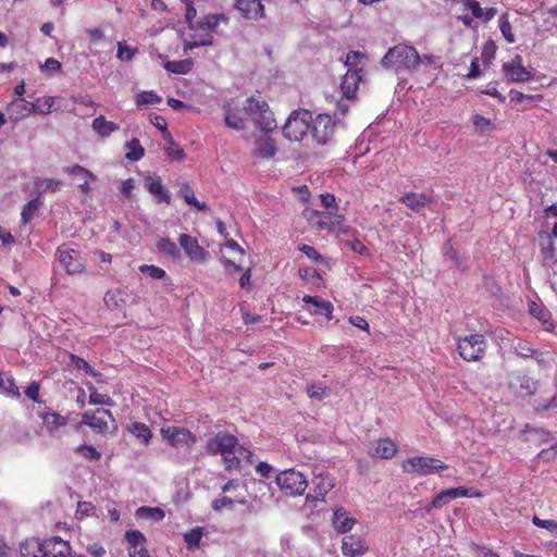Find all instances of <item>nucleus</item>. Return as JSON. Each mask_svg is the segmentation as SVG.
Here are the masks:
<instances>
[{
  "mask_svg": "<svg viewBox=\"0 0 557 557\" xmlns=\"http://www.w3.org/2000/svg\"><path fill=\"white\" fill-rule=\"evenodd\" d=\"M206 449L212 455L220 454L226 469L236 468L242 459H247L248 462H251V451L239 446L237 438L225 432H219L209 438Z\"/></svg>",
  "mask_w": 557,
  "mask_h": 557,
  "instance_id": "1",
  "label": "nucleus"
},
{
  "mask_svg": "<svg viewBox=\"0 0 557 557\" xmlns=\"http://www.w3.org/2000/svg\"><path fill=\"white\" fill-rule=\"evenodd\" d=\"M243 110L263 133H271L277 127L273 112L261 97L247 98L244 101Z\"/></svg>",
  "mask_w": 557,
  "mask_h": 557,
  "instance_id": "2",
  "label": "nucleus"
},
{
  "mask_svg": "<svg viewBox=\"0 0 557 557\" xmlns=\"http://www.w3.org/2000/svg\"><path fill=\"white\" fill-rule=\"evenodd\" d=\"M382 64L396 70H416L420 65V55L413 47L397 45L389 48L382 59Z\"/></svg>",
  "mask_w": 557,
  "mask_h": 557,
  "instance_id": "3",
  "label": "nucleus"
},
{
  "mask_svg": "<svg viewBox=\"0 0 557 557\" xmlns=\"http://www.w3.org/2000/svg\"><path fill=\"white\" fill-rule=\"evenodd\" d=\"M311 115L307 110L293 111L283 126V135L288 140L299 141L310 128Z\"/></svg>",
  "mask_w": 557,
  "mask_h": 557,
  "instance_id": "4",
  "label": "nucleus"
},
{
  "mask_svg": "<svg viewBox=\"0 0 557 557\" xmlns=\"http://www.w3.org/2000/svg\"><path fill=\"white\" fill-rule=\"evenodd\" d=\"M361 81L358 70L348 69L341 82L343 98L338 101L334 115L336 119L344 116L348 111L349 102L352 100Z\"/></svg>",
  "mask_w": 557,
  "mask_h": 557,
  "instance_id": "5",
  "label": "nucleus"
},
{
  "mask_svg": "<svg viewBox=\"0 0 557 557\" xmlns=\"http://www.w3.org/2000/svg\"><path fill=\"white\" fill-rule=\"evenodd\" d=\"M275 482L280 490L288 496L302 495L308 486L306 476L294 469L281 471L276 475Z\"/></svg>",
  "mask_w": 557,
  "mask_h": 557,
  "instance_id": "6",
  "label": "nucleus"
},
{
  "mask_svg": "<svg viewBox=\"0 0 557 557\" xmlns=\"http://www.w3.org/2000/svg\"><path fill=\"white\" fill-rule=\"evenodd\" d=\"M401 468L407 473L428 475L441 470H446L448 466L440 459L429 456H419L404 460Z\"/></svg>",
  "mask_w": 557,
  "mask_h": 557,
  "instance_id": "7",
  "label": "nucleus"
},
{
  "mask_svg": "<svg viewBox=\"0 0 557 557\" xmlns=\"http://www.w3.org/2000/svg\"><path fill=\"white\" fill-rule=\"evenodd\" d=\"M458 351L460 357L466 361L480 360L486 349V342L481 334H472L458 339Z\"/></svg>",
  "mask_w": 557,
  "mask_h": 557,
  "instance_id": "8",
  "label": "nucleus"
},
{
  "mask_svg": "<svg viewBox=\"0 0 557 557\" xmlns=\"http://www.w3.org/2000/svg\"><path fill=\"white\" fill-rule=\"evenodd\" d=\"M55 257L67 274H81L85 270V259L79 251L67 245H62L57 249Z\"/></svg>",
  "mask_w": 557,
  "mask_h": 557,
  "instance_id": "9",
  "label": "nucleus"
},
{
  "mask_svg": "<svg viewBox=\"0 0 557 557\" xmlns=\"http://www.w3.org/2000/svg\"><path fill=\"white\" fill-rule=\"evenodd\" d=\"M310 131L317 144L325 145L334 135L335 122L329 114H318L310 120Z\"/></svg>",
  "mask_w": 557,
  "mask_h": 557,
  "instance_id": "10",
  "label": "nucleus"
},
{
  "mask_svg": "<svg viewBox=\"0 0 557 557\" xmlns=\"http://www.w3.org/2000/svg\"><path fill=\"white\" fill-rule=\"evenodd\" d=\"M83 422L98 433H107L110 428H115L112 413L104 408L84 412Z\"/></svg>",
  "mask_w": 557,
  "mask_h": 557,
  "instance_id": "11",
  "label": "nucleus"
},
{
  "mask_svg": "<svg viewBox=\"0 0 557 557\" xmlns=\"http://www.w3.org/2000/svg\"><path fill=\"white\" fill-rule=\"evenodd\" d=\"M221 252L222 261L224 263L226 271H228L230 273H235L242 270L240 263L244 258V250L235 240H227Z\"/></svg>",
  "mask_w": 557,
  "mask_h": 557,
  "instance_id": "12",
  "label": "nucleus"
},
{
  "mask_svg": "<svg viewBox=\"0 0 557 557\" xmlns=\"http://www.w3.org/2000/svg\"><path fill=\"white\" fill-rule=\"evenodd\" d=\"M144 185L148 193L153 197L156 203L171 202V193L162 183L160 176L156 174H148L144 177Z\"/></svg>",
  "mask_w": 557,
  "mask_h": 557,
  "instance_id": "13",
  "label": "nucleus"
},
{
  "mask_svg": "<svg viewBox=\"0 0 557 557\" xmlns=\"http://www.w3.org/2000/svg\"><path fill=\"white\" fill-rule=\"evenodd\" d=\"M503 71L506 77L513 83H524L532 78V74L522 64V57L520 54L503 64Z\"/></svg>",
  "mask_w": 557,
  "mask_h": 557,
  "instance_id": "14",
  "label": "nucleus"
},
{
  "mask_svg": "<svg viewBox=\"0 0 557 557\" xmlns=\"http://www.w3.org/2000/svg\"><path fill=\"white\" fill-rule=\"evenodd\" d=\"M161 433L170 445L176 448L188 447L196 443V436L184 428L161 429Z\"/></svg>",
  "mask_w": 557,
  "mask_h": 557,
  "instance_id": "15",
  "label": "nucleus"
},
{
  "mask_svg": "<svg viewBox=\"0 0 557 557\" xmlns=\"http://www.w3.org/2000/svg\"><path fill=\"white\" fill-rule=\"evenodd\" d=\"M475 494L472 493L471 490H468L462 486L443 490L432 499L431 504L426 507V510L428 512H430L431 509L442 508L453 499L459 497H472Z\"/></svg>",
  "mask_w": 557,
  "mask_h": 557,
  "instance_id": "16",
  "label": "nucleus"
},
{
  "mask_svg": "<svg viewBox=\"0 0 557 557\" xmlns=\"http://www.w3.org/2000/svg\"><path fill=\"white\" fill-rule=\"evenodd\" d=\"M42 557H66L70 555L71 546L67 541L59 536L40 541Z\"/></svg>",
  "mask_w": 557,
  "mask_h": 557,
  "instance_id": "17",
  "label": "nucleus"
},
{
  "mask_svg": "<svg viewBox=\"0 0 557 557\" xmlns=\"http://www.w3.org/2000/svg\"><path fill=\"white\" fill-rule=\"evenodd\" d=\"M180 246L183 248L186 256L196 262L202 263L206 261L208 257V251L202 248L197 238L188 235V234H181L178 237Z\"/></svg>",
  "mask_w": 557,
  "mask_h": 557,
  "instance_id": "18",
  "label": "nucleus"
},
{
  "mask_svg": "<svg viewBox=\"0 0 557 557\" xmlns=\"http://www.w3.org/2000/svg\"><path fill=\"white\" fill-rule=\"evenodd\" d=\"M264 133L255 137L253 140V156L260 159H272L277 152V145L275 140Z\"/></svg>",
  "mask_w": 557,
  "mask_h": 557,
  "instance_id": "19",
  "label": "nucleus"
},
{
  "mask_svg": "<svg viewBox=\"0 0 557 557\" xmlns=\"http://www.w3.org/2000/svg\"><path fill=\"white\" fill-rule=\"evenodd\" d=\"M319 230H327L331 232L341 231V224L344 220V216L337 213H333L332 211H327L326 213H320L318 211H312L309 220L314 221Z\"/></svg>",
  "mask_w": 557,
  "mask_h": 557,
  "instance_id": "20",
  "label": "nucleus"
},
{
  "mask_svg": "<svg viewBox=\"0 0 557 557\" xmlns=\"http://www.w3.org/2000/svg\"><path fill=\"white\" fill-rule=\"evenodd\" d=\"M7 113L10 121L18 122L35 113V108L32 102L26 101L24 98H17L8 104Z\"/></svg>",
  "mask_w": 557,
  "mask_h": 557,
  "instance_id": "21",
  "label": "nucleus"
},
{
  "mask_svg": "<svg viewBox=\"0 0 557 557\" xmlns=\"http://www.w3.org/2000/svg\"><path fill=\"white\" fill-rule=\"evenodd\" d=\"M235 7L245 18L258 21L264 16L261 0H236Z\"/></svg>",
  "mask_w": 557,
  "mask_h": 557,
  "instance_id": "22",
  "label": "nucleus"
},
{
  "mask_svg": "<svg viewBox=\"0 0 557 557\" xmlns=\"http://www.w3.org/2000/svg\"><path fill=\"white\" fill-rule=\"evenodd\" d=\"M369 547L361 536L348 535L343 539L342 552L345 556L358 557L368 552Z\"/></svg>",
  "mask_w": 557,
  "mask_h": 557,
  "instance_id": "23",
  "label": "nucleus"
},
{
  "mask_svg": "<svg viewBox=\"0 0 557 557\" xmlns=\"http://www.w3.org/2000/svg\"><path fill=\"white\" fill-rule=\"evenodd\" d=\"M399 201L416 213H422L424 207L431 201L428 194L407 193L399 198Z\"/></svg>",
  "mask_w": 557,
  "mask_h": 557,
  "instance_id": "24",
  "label": "nucleus"
},
{
  "mask_svg": "<svg viewBox=\"0 0 557 557\" xmlns=\"http://www.w3.org/2000/svg\"><path fill=\"white\" fill-rule=\"evenodd\" d=\"M332 523L337 532L346 533L351 530L356 520L349 516V512L345 508H338L333 515Z\"/></svg>",
  "mask_w": 557,
  "mask_h": 557,
  "instance_id": "25",
  "label": "nucleus"
},
{
  "mask_svg": "<svg viewBox=\"0 0 557 557\" xmlns=\"http://www.w3.org/2000/svg\"><path fill=\"white\" fill-rule=\"evenodd\" d=\"M225 124L233 129L240 131L246 127L245 119L231 106H223Z\"/></svg>",
  "mask_w": 557,
  "mask_h": 557,
  "instance_id": "26",
  "label": "nucleus"
},
{
  "mask_svg": "<svg viewBox=\"0 0 557 557\" xmlns=\"http://www.w3.org/2000/svg\"><path fill=\"white\" fill-rule=\"evenodd\" d=\"M314 486V498L323 499L324 496L334 487L333 479L330 475L318 474L312 480Z\"/></svg>",
  "mask_w": 557,
  "mask_h": 557,
  "instance_id": "27",
  "label": "nucleus"
},
{
  "mask_svg": "<svg viewBox=\"0 0 557 557\" xmlns=\"http://www.w3.org/2000/svg\"><path fill=\"white\" fill-rule=\"evenodd\" d=\"M91 127L101 137H108L119 129L116 123L106 120L103 115L95 117Z\"/></svg>",
  "mask_w": 557,
  "mask_h": 557,
  "instance_id": "28",
  "label": "nucleus"
},
{
  "mask_svg": "<svg viewBox=\"0 0 557 557\" xmlns=\"http://www.w3.org/2000/svg\"><path fill=\"white\" fill-rule=\"evenodd\" d=\"M38 416L41 418L42 423L47 428L48 431L53 432L58 430L60 426L66 424V419L60 416L57 412L51 411H38Z\"/></svg>",
  "mask_w": 557,
  "mask_h": 557,
  "instance_id": "29",
  "label": "nucleus"
},
{
  "mask_svg": "<svg viewBox=\"0 0 557 557\" xmlns=\"http://www.w3.org/2000/svg\"><path fill=\"white\" fill-rule=\"evenodd\" d=\"M302 301L314 306L315 309H314L313 313L324 314L327 320H331L333 318L332 317L333 305L330 301L322 300V299H319L318 297L309 296V295L304 296Z\"/></svg>",
  "mask_w": 557,
  "mask_h": 557,
  "instance_id": "30",
  "label": "nucleus"
},
{
  "mask_svg": "<svg viewBox=\"0 0 557 557\" xmlns=\"http://www.w3.org/2000/svg\"><path fill=\"white\" fill-rule=\"evenodd\" d=\"M397 451L396 444L389 438H382L375 443L373 455L383 459L392 458Z\"/></svg>",
  "mask_w": 557,
  "mask_h": 557,
  "instance_id": "31",
  "label": "nucleus"
},
{
  "mask_svg": "<svg viewBox=\"0 0 557 557\" xmlns=\"http://www.w3.org/2000/svg\"><path fill=\"white\" fill-rule=\"evenodd\" d=\"M22 557H42L39 539H27L20 546Z\"/></svg>",
  "mask_w": 557,
  "mask_h": 557,
  "instance_id": "32",
  "label": "nucleus"
},
{
  "mask_svg": "<svg viewBox=\"0 0 557 557\" xmlns=\"http://www.w3.org/2000/svg\"><path fill=\"white\" fill-rule=\"evenodd\" d=\"M193 64L191 59H184L180 61H166L163 63V66L168 72L184 75L191 71Z\"/></svg>",
  "mask_w": 557,
  "mask_h": 557,
  "instance_id": "33",
  "label": "nucleus"
},
{
  "mask_svg": "<svg viewBox=\"0 0 557 557\" xmlns=\"http://www.w3.org/2000/svg\"><path fill=\"white\" fill-rule=\"evenodd\" d=\"M0 388L3 393L12 398L21 397L20 389L16 386L14 379L10 375H7L4 372H0Z\"/></svg>",
  "mask_w": 557,
  "mask_h": 557,
  "instance_id": "34",
  "label": "nucleus"
},
{
  "mask_svg": "<svg viewBox=\"0 0 557 557\" xmlns=\"http://www.w3.org/2000/svg\"><path fill=\"white\" fill-rule=\"evenodd\" d=\"M203 534V528L201 527H196L184 533V541L186 543L187 549L195 550L198 548Z\"/></svg>",
  "mask_w": 557,
  "mask_h": 557,
  "instance_id": "35",
  "label": "nucleus"
},
{
  "mask_svg": "<svg viewBox=\"0 0 557 557\" xmlns=\"http://www.w3.org/2000/svg\"><path fill=\"white\" fill-rule=\"evenodd\" d=\"M180 195L184 198V200L188 205L197 208L199 211H203L207 209V205L205 202H199L197 200V198L195 197L194 190L187 183L182 184V186L180 188Z\"/></svg>",
  "mask_w": 557,
  "mask_h": 557,
  "instance_id": "36",
  "label": "nucleus"
},
{
  "mask_svg": "<svg viewBox=\"0 0 557 557\" xmlns=\"http://www.w3.org/2000/svg\"><path fill=\"white\" fill-rule=\"evenodd\" d=\"M471 120H472L474 132L478 134H481V135L488 134L495 129V126L492 123V121L484 117L481 114H474L471 117Z\"/></svg>",
  "mask_w": 557,
  "mask_h": 557,
  "instance_id": "37",
  "label": "nucleus"
},
{
  "mask_svg": "<svg viewBox=\"0 0 557 557\" xmlns=\"http://www.w3.org/2000/svg\"><path fill=\"white\" fill-rule=\"evenodd\" d=\"M246 503V499L240 495H234V496H221L213 500L212 507L214 510H222L226 507H232L234 504H242L244 505Z\"/></svg>",
  "mask_w": 557,
  "mask_h": 557,
  "instance_id": "38",
  "label": "nucleus"
},
{
  "mask_svg": "<svg viewBox=\"0 0 557 557\" xmlns=\"http://www.w3.org/2000/svg\"><path fill=\"white\" fill-rule=\"evenodd\" d=\"M157 248L160 252L165 253L174 259L180 257V250L174 242L169 238H160L157 243Z\"/></svg>",
  "mask_w": 557,
  "mask_h": 557,
  "instance_id": "39",
  "label": "nucleus"
},
{
  "mask_svg": "<svg viewBox=\"0 0 557 557\" xmlns=\"http://www.w3.org/2000/svg\"><path fill=\"white\" fill-rule=\"evenodd\" d=\"M125 542L129 557H139V550L137 549V545L139 544V531H127L125 534Z\"/></svg>",
  "mask_w": 557,
  "mask_h": 557,
  "instance_id": "40",
  "label": "nucleus"
},
{
  "mask_svg": "<svg viewBox=\"0 0 557 557\" xmlns=\"http://www.w3.org/2000/svg\"><path fill=\"white\" fill-rule=\"evenodd\" d=\"M70 360H71V364L73 367H75L76 369L83 370L89 376L98 377L101 375L85 359H83L76 355H71Z\"/></svg>",
  "mask_w": 557,
  "mask_h": 557,
  "instance_id": "41",
  "label": "nucleus"
},
{
  "mask_svg": "<svg viewBox=\"0 0 557 557\" xmlns=\"http://www.w3.org/2000/svg\"><path fill=\"white\" fill-rule=\"evenodd\" d=\"M40 206L41 201L39 197L28 201L22 209V222L24 224L28 223L34 218L35 213L37 212Z\"/></svg>",
  "mask_w": 557,
  "mask_h": 557,
  "instance_id": "42",
  "label": "nucleus"
},
{
  "mask_svg": "<svg viewBox=\"0 0 557 557\" xmlns=\"http://www.w3.org/2000/svg\"><path fill=\"white\" fill-rule=\"evenodd\" d=\"M54 100V97L50 96L37 98L35 102H32L35 108V113L49 114L52 111Z\"/></svg>",
  "mask_w": 557,
  "mask_h": 557,
  "instance_id": "43",
  "label": "nucleus"
},
{
  "mask_svg": "<svg viewBox=\"0 0 557 557\" xmlns=\"http://www.w3.org/2000/svg\"><path fill=\"white\" fill-rule=\"evenodd\" d=\"M61 185V182L52 178L38 180L35 182V188L39 195L47 191H57Z\"/></svg>",
  "mask_w": 557,
  "mask_h": 557,
  "instance_id": "44",
  "label": "nucleus"
},
{
  "mask_svg": "<svg viewBox=\"0 0 557 557\" xmlns=\"http://www.w3.org/2000/svg\"><path fill=\"white\" fill-rule=\"evenodd\" d=\"M165 517V512L159 507H147L141 506V519L150 520L152 522H158L163 520Z\"/></svg>",
  "mask_w": 557,
  "mask_h": 557,
  "instance_id": "45",
  "label": "nucleus"
},
{
  "mask_svg": "<svg viewBox=\"0 0 557 557\" xmlns=\"http://www.w3.org/2000/svg\"><path fill=\"white\" fill-rule=\"evenodd\" d=\"M498 24H499V29H500L504 38L506 39V41L509 42V44L515 42L516 38H515V35H513V33L511 30V24H510V22L508 20V15L507 14H503L499 17Z\"/></svg>",
  "mask_w": 557,
  "mask_h": 557,
  "instance_id": "46",
  "label": "nucleus"
},
{
  "mask_svg": "<svg viewBox=\"0 0 557 557\" xmlns=\"http://www.w3.org/2000/svg\"><path fill=\"white\" fill-rule=\"evenodd\" d=\"M141 273L146 274L152 280H166L165 271L156 265H141Z\"/></svg>",
  "mask_w": 557,
  "mask_h": 557,
  "instance_id": "47",
  "label": "nucleus"
},
{
  "mask_svg": "<svg viewBox=\"0 0 557 557\" xmlns=\"http://www.w3.org/2000/svg\"><path fill=\"white\" fill-rule=\"evenodd\" d=\"M163 139L166 141L165 149H166L168 156L173 159H176V160L183 159L184 151L182 148L178 147V145L175 144L172 135L170 134V138H163Z\"/></svg>",
  "mask_w": 557,
  "mask_h": 557,
  "instance_id": "48",
  "label": "nucleus"
},
{
  "mask_svg": "<svg viewBox=\"0 0 557 557\" xmlns=\"http://www.w3.org/2000/svg\"><path fill=\"white\" fill-rule=\"evenodd\" d=\"M307 394L310 398L315 400H322L330 395L326 387L322 386L321 384H313L308 386Z\"/></svg>",
  "mask_w": 557,
  "mask_h": 557,
  "instance_id": "49",
  "label": "nucleus"
},
{
  "mask_svg": "<svg viewBox=\"0 0 557 557\" xmlns=\"http://www.w3.org/2000/svg\"><path fill=\"white\" fill-rule=\"evenodd\" d=\"M65 172L73 177L91 178V180L96 178V176L90 171H88L87 169H85L78 164L66 168Z\"/></svg>",
  "mask_w": 557,
  "mask_h": 557,
  "instance_id": "50",
  "label": "nucleus"
},
{
  "mask_svg": "<svg viewBox=\"0 0 557 557\" xmlns=\"http://www.w3.org/2000/svg\"><path fill=\"white\" fill-rule=\"evenodd\" d=\"M135 180L134 178H127L125 181H122L119 186L120 195L123 199H131L133 197V191L135 189Z\"/></svg>",
  "mask_w": 557,
  "mask_h": 557,
  "instance_id": "51",
  "label": "nucleus"
},
{
  "mask_svg": "<svg viewBox=\"0 0 557 557\" xmlns=\"http://www.w3.org/2000/svg\"><path fill=\"white\" fill-rule=\"evenodd\" d=\"M136 52V49L128 47L125 41L117 42L116 57L122 61H129Z\"/></svg>",
  "mask_w": 557,
  "mask_h": 557,
  "instance_id": "52",
  "label": "nucleus"
},
{
  "mask_svg": "<svg viewBox=\"0 0 557 557\" xmlns=\"http://www.w3.org/2000/svg\"><path fill=\"white\" fill-rule=\"evenodd\" d=\"M516 352L522 358H530L534 355V350L528 342L519 339L515 345Z\"/></svg>",
  "mask_w": 557,
  "mask_h": 557,
  "instance_id": "53",
  "label": "nucleus"
},
{
  "mask_svg": "<svg viewBox=\"0 0 557 557\" xmlns=\"http://www.w3.org/2000/svg\"><path fill=\"white\" fill-rule=\"evenodd\" d=\"M150 122L153 126L162 133V138H170V133L168 131V124L164 117L160 115H150Z\"/></svg>",
  "mask_w": 557,
  "mask_h": 557,
  "instance_id": "54",
  "label": "nucleus"
},
{
  "mask_svg": "<svg viewBox=\"0 0 557 557\" xmlns=\"http://www.w3.org/2000/svg\"><path fill=\"white\" fill-rule=\"evenodd\" d=\"M77 450L83 457L89 460H98L101 457V454L94 446L82 445Z\"/></svg>",
  "mask_w": 557,
  "mask_h": 557,
  "instance_id": "55",
  "label": "nucleus"
},
{
  "mask_svg": "<svg viewBox=\"0 0 557 557\" xmlns=\"http://www.w3.org/2000/svg\"><path fill=\"white\" fill-rule=\"evenodd\" d=\"M126 147L129 148V151L125 154V158L131 161L139 160V139L133 138L126 144Z\"/></svg>",
  "mask_w": 557,
  "mask_h": 557,
  "instance_id": "56",
  "label": "nucleus"
},
{
  "mask_svg": "<svg viewBox=\"0 0 557 557\" xmlns=\"http://www.w3.org/2000/svg\"><path fill=\"white\" fill-rule=\"evenodd\" d=\"M89 403L94 405H107L110 403V397L106 394L98 393L94 387H90Z\"/></svg>",
  "mask_w": 557,
  "mask_h": 557,
  "instance_id": "57",
  "label": "nucleus"
},
{
  "mask_svg": "<svg viewBox=\"0 0 557 557\" xmlns=\"http://www.w3.org/2000/svg\"><path fill=\"white\" fill-rule=\"evenodd\" d=\"M162 101V98L153 91H141V104L156 106Z\"/></svg>",
  "mask_w": 557,
  "mask_h": 557,
  "instance_id": "58",
  "label": "nucleus"
},
{
  "mask_svg": "<svg viewBox=\"0 0 557 557\" xmlns=\"http://www.w3.org/2000/svg\"><path fill=\"white\" fill-rule=\"evenodd\" d=\"M39 383L33 381L25 389V395L28 399L39 403Z\"/></svg>",
  "mask_w": 557,
  "mask_h": 557,
  "instance_id": "59",
  "label": "nucleus"
},
{
  "mask_svg": "<svg viewBox=\"0 0 557 557\" xmlns=\"http://www.w3.org/2000/svg\"><path fill=\"white\" fill-rule=\"evenodd\" d=\"M532 521L539 528L546 529L550 532L556 531L557 521H555V520H543V519H540L539 517L534 516Z\"/></svg>",
  "mask_w": 557,
  "mask_h": 557,
  "instance_id": "60",
  "label": "nucleus"
},
{
  "mask_svg": "<svg viewBox=\"0 0 557 557\" xmlns=\"http://www.w3.org/2000/svg\"><path fill=\"white\" fill-rule=\"evenodd\" d=\"M321 203L326 210L332 211L333 213H335L334 211H337L335 197L331 194L321 195Z\"/></svg>",
  "mask_w": 557,
  "mask_h": 557,
  "instance_id": "61",
  "label": "nucleus"
},
{
  "mask_svg": "<svg viewBox=\"0 0 557 557\" xmlns=\"http://www.w3.org/2000/svg\"><path fill=\"white\" fill-rule=\"evenodd\" d=\"M211 42H212V38L210 35H207L205 38H202L200 40L186 41L184 44V51L186 52V51L191 50L199 46H208V45H211Z\"/></svg>",
  "mask_w": 557,
  "mask_h": 557,
  "instance_id": "62",
  "label": "nucleus"
},
{
  "mask_svg": "<svg viewBox=\"0 0 557 557\" xmlns=\"http://www.w3.org/2000/svg\"><path fill=\"white\" fill-rule=\"evenodd\" d=\"M299 250L305 253L309 259H312L314 261H322V256L312 247L309 245H302Z\"/></svg>",
  "mask_w": 557,
  "mask_h": 557,
  "instance_id": "63",
  "label": "nucleus"
},
{
  "mask_svg": "<svg viewBox=\"0 0 557 557\" xmlns=\"http://www.w3.org/2000/svg\"><path fill=\"white\" fill-rule=\"evenodd\" d=\"M361 58H363V55L359 51H351L347 54L345 64L349 66V69L355 70L354 66H357Z\"/></svg>",
  "mask_w": 557,
  "mask_h": 557,
  "instance_id": "64",
  "label": "nucleus"
}]
</instances>
